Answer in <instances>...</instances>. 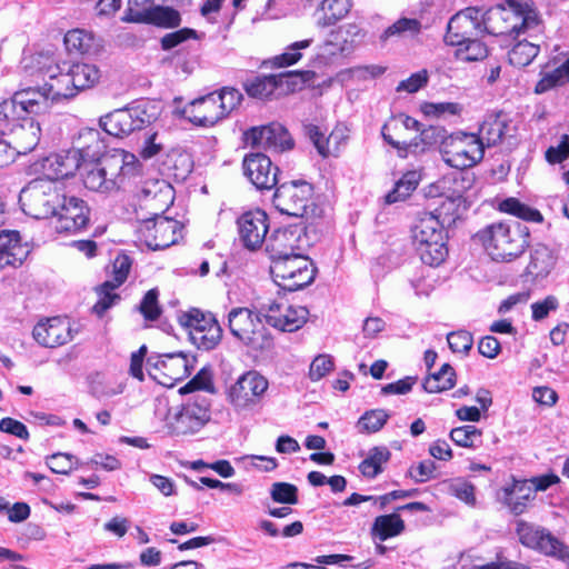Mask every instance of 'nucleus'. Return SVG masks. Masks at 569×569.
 Here are the masks:
<instances>
[{
	"instance_id": "f257e3e1",
	"label": "nucleus",
	"mask_w": 569,
	"mask_h": 569,
	"mask_svg": "<svg viewBox=\"0 0 569 569\" xmlns=\"http://www.w3.org/2000/svg\"><path fill=\"white\" fill-rule=\"evenodd\" d=\"M140 171L141 164L133 153L113 149L97 162L86 164L82 182L90 191L111 194L123 189Z\"/></svg>"
},
{
	"instance_id": "f03ea898",
	"label": "nucleus",
	"mask_w": 569,
	"mask_h": 569,
	"mask_svg": "<svg viewBox=\"0 0 569 569\" xmlns=\"http://www.w3.org/2000/svg\"><path fill=\"white\" fill-rule=\"evenodd\" d=\"M492 36H513L539 31L540 19L529 0H507L481 14V26Z\"/></svg>"
},
{
	"instance_id": "7ed1b4c3",
	"label": "nucleus",
	"mask_w": 569,
	"mask_h": 569,
	"mask_svg": "<svg viewBox=\"0 0 569 569\" xmlns=\"http://www.w3.org/2000/svg\"><path fill=\"white\" fill-rule=\"evenodd\" d=\"M443 209L436 208L433 212L422 213L412 231L420 259L428 266H439L448 253L445 226L455 222V218Z\"/></svg>"
},
{
	"instance_id": "20e7f679",
	"label": "nucleus",
	"mask_w": 569,
	"mask_h": 569,
	"mask_svg": "<svg viewBox=\"0 0 569 569\" xmlns=\"http://www.w3.org/2000/svg\"><path fill=\"white\" fill-rule=\"evenodd\" d=\"M527 238L517 222L491 223L473 236V240L497 262H511L519 258L528 246Z\"/></svg>"
},
{
	"instance_id": "39448f33",
	"label": "nucleus",
	"mask_w": 569,
	"mask_h": 569,
	"mask_svg": "<svg viewBox=\"0 0 569 569\" xmlns=\"http://www.w3.org/2000/svg\"><path fill=\"white\" fill-rule=\"evenodd\" d=\"M230 333L253 350L271 348V336L262 321L260 312L247 307L232 308L228 313Z\"/></svg>"
},
{
	"instance_id": "423d86ee",
	"label": "nucleus",
	"mask_w": 569,
	"mask_h": 569,
	"mask_svg": "<svg viewBox=\"0 0 569 569\" xmlns=\"http://www.w3.org/2000/svg\"><path fill=\"white\" fill-rule=\"evenodd\" d=\"M62 192L63 189L51 180L33 179L21 189L19 203L26 214L34 219H48L56 212Z\"/></svg>"
},
{
	"instance_id": "0eeeda50",
	"label": "nucleus",
	"mask_w": 569,
	"mask_h": 569,
	"mask_svg": "<svg viewBox=\"0 0 569 569\" xmlns=\"http://www.w3.org/2000/svg\"><path fill=\"white\" fill-rule=\"evenodd\" d=\"M210 418L208 399L197 396L182 406L170 408L164 417V428L172 436H192L199 432Z\"/></svg>"
},
{
	"instance_id": "6e6552de",
	"label": "nucleus",
	"mask_w": 569,
	"mask_h": 569,
	"mask_svg": "<svg viewBox=\"0 0 569 569\" xmlns=\"http://www.w3.org/2000/svg\"><path fill=\"white\" fill-rule=\"evenodd\" d=\"M440 152L448 166L461 170L476 166L485 153L482 140L476 133L461 131L445 137Z\"/></svg>"
},
{
	"instance_id": "1a4fd4ad",
	"label": "nucleus",
	"mask_w": 569,
	"mask_h": 569,
	"mask_svg": "<svg viewBox=\"0 0 569 569\" xmlns=\"http://www.w3.org/2000/svg\"><path fill=\"white\" fill-rule=\"evenodd\" d=\"M273 204L282 213L305 218L313 213V187L306 180H293L278 186Z\"/></svg>"
},
{
	"instance_id": "9d476101",
	"label": "nucleus",
	"mask_w": 569,
	"mask_h": 569,
	"mask_svg": "<svg viewBox=\"0 0 569 569\" xmlns=\"http://www.w3.org/2000/svg\"><path fill=\"white\" fill-rule=\"evenodd\" d=\"M516 533L520 543L547 557L556 558L569 567V546L555 537L548 529L518 520Z\"/></svg>"
},
{
	"instance_id": "9b49d317",
	"label": "nucleus",
	"mask_w": 569,
	"mask_h": 569,
	"mask_svg": "<svg viewBox=\"0 0 569 569\" xmlns=\"http://www.w3.org/2000/svg\"><path fill=\"white\" fill-rule=\"evenodd\" d=\"M269 388L268 379L258 371L242 373L227 390V400L236 412H247L258 407Z\"/></svg>"
},
{
	"instance_id": "f8f14e48",
	"label": "nucleus",
	"mask_w": 569,
	"mask_h": 569,
	"mask_svg": "<svg viewBox=\"0 0 569 569\" xmlns=\"http://www.w3.org/2000/svg\"><path fill=\"white\" fill-rule=\"evenodd\" d=\"M270 271L276 282L288 291H297L309 286L317 274L313 261L305 253L274 261L271 263Z\"/></svg>"
},
{
	"instance_id": "ddd939ff",
	"label": "nucleus",
	"mask_w": 569,
	"mask_h": 569,
	"mask_svg": "<svg viewBox=\"0 0 569 569\" xmlns=\"http://www.w3.org/2000/svg\"><path fill=\"white\" fill-rule=\"evenodd\" d=\"M179 323L188 329L190 340L199 349L212 350L221 341L222 328L210 312L190 309L179 316Z\"/></svg>"
},
{
	"instance_id": "4468645a",
	"label": "nucleus",
	"mask_w": 569,
	"mask_h": 569,
	"mask_svg": "<svg viewBox=\"0 0 569 569\" xmlns=\"http://www.w3.org/2000/svg\"><path fill=\"white\" fill-rule=\"evenodd\" d=\"M192 366L182 352L151 356L147 360V371L159 385L171 388L191 373Z\"/></svg>"
},
{
	"instance_id": "2eb2a0df",
	"label": "nucleus",
	"mask_w": 569,
	"mask_h": 569,
	"mask_svg": "<svg viewBox=\"0 0 569 569\" xmlns=\"http://www.w3.org/2000/svg\"><path fill=\"white\" fill-rule=\"evenodd\" d=\"M152 216L141 222L138 229L139 239L152 250L166 249L177 243L181 238L182 224L160 213Z\"/></svg>"
},
{
	"instance_id": "dca6fc26",
	"label": "nucleus",
	"mask_w": 569,
	"mask_h": 569,
	"mask_svg": "<svg viewBox=\"0 0 569 569\" xmlns=\"http://www.w3.org/2000/svg\"><path fill=\"white\" fill-rule=\"evenodd\" d=\"M307 246V237L302 224L289 226L276 230L267 240L266 250L271 263L303 253Z\"/></svg>"
},
{
	"instance_id": "f3484780",
	"label": "nucleus",
	"mask_w": 569,
	"mask_h": 569,
	"mask_svg": "<svg viewBox=\"0 0 569 569\" xmlns=\"http://www.w3.org/2000/svg\"><path fill=\"white\" fill-rule=\"evenodd\" d=\"M51 218H56L58 232L73 233L82 230L89 222L90 209L86 201L62 192L61 201Z\"/></svg>"
},
{
	"instance_id": "a211bd4d",
	"label": "nucleus",
	"mask_w": 569,
	"mask_h": 569,
	"mask_svg": "<svg viewBox=\"0 0 569 569\" xmlns=\"http://www.w3.org/2000/svg\"><path fill=\"white\" fill-rule=\"evenodd\" d=\"M261 310L266 321L271 327L287 332L300 329L307 322L309 316L306 307L290 305L283 300L263 305Z\"/></svg>"
},
{
	"instance_id": "6ab92c4d",
	"label": "nucleus",
	"mask_w": 569,
	"mask_h": 569,
	"mask_svg": "<svg viewBox=\"0 0 569 569\" xmlns=\"http://www.w3.org/2000/svg\"><path fill=\"white\" fill-rule=\"evenodd\" d=\"M150 122L146 111L139 107L117 109L100 118V126L110 136L122 138Z\"/></svg>"
},
{
	"instance_id": "aec40b11",
	"label": "nucleus",
	"mask_w": 569,
	"mask_h": 569,
	"mask_svg": "<svg viewBox=\"0 0 569 569\" xmlns=\"http://www.w3.org/2000/svg\"><path fill=\"white\" fill-rule=\"evenodd\" d=\"M481 31V13L477 8H467L450 18L447 24L445 42L459 47L477 37Z\"/></svg>"
},
{
	"instance_id": "412c9836",
	"label": "nucleus",
	"mask_w": 569,
	"mask_h": 569,
	"mask_svg": "<svg viewBox=\"0 0 569 569\" xmlns=\"http://www.w3.org/2000/svg\"><path fill=\"white\" fill-rule=\"evenodd\" d=\"M247 144L274 151H287L293 148V139L288 130L278 122L253 127L244 132Z\"/></svg>"
},
{
	"instance_id": "4be33fe9",
	"label": "nucleus",
	"mask_w": 569,
	"mask_h": 569,
	"mask_svg": "<svg viewBox=\"0 0 569 569\" xmlns=\"http://www.w3.org/2000/svg\"><path fill=\"white\" fill-rule=\"evenodd\" d=\"M77 330L71 322L61 317L40 320L32 330L33 339L44 348H58L74 339Z\"/></svg>"
},
{
	"instance_id": "5701e85b",
	"label": "nucleus",
	"mask_w": 569,
	"mask_h": 569,
	"mask_svg": "<svg viewBox=\"0 0 569 569\" xmlns=\"http://www.w3.org/2000/svg\"><path fill=\"white\" fill-rule=\"evenodd\" d=\"M139 206L151 214L164 212L174 199L173 188L163 179H148L136 193Z\"/></svg>"
},
{
	"instance_id": "b1692460",
	"label": "nucleus",
	"mask_w": 569,
	"mask_h": 569,
	"mask_svg": "<svg viewBox=\"0 0 569 569\" xmlns=\"http://www.w3.org/2000/svg\"><path fill=\"white\" fill-rule=\"evenodd\" d=\"M3 134L17 154H26L39 144L41 127L34 117L26 116L19 122L12 123L7 130H3Z\"/></svg>"
},
{
	"instance_id": "393cba45",
	"label": "nucleus",
	"mask_w": 569,
	"mask_h": 569,
	"mask_svg": "<svg viewBox=\"0 0 569 569\" xmlns=\"http://www.w3.org/2000/svg\"><path fill=\"white\" fill-rule=\"evenodd\" d=\"M243 172L250 182L259 190L272 189L278 180V168L263 153H250L243 159Z\"/></svg>"
},
{
	"instance_id": "a878e982",
	"label": "nucleus",
	"mask_w": 569,
	"mask_h": 569,
	"mask_svg": "<svg viewBox=\"0 0 569 569\" xmlns=\"http://www.w3.org/2000/svg\"><path fill=\"white\" fill-rule=\"evenodd\" d=\"M239 236L244 247L254 250L264 242L269 230L268 216L262 210H251L237 221Z\"/></svg>"
},
{
	"instance_id": "bb28decb",
	"label": "nucleus",
	"mask_w": 569,
	"mask_h": 569,
	"mask_svg": "<svg viewBox=\"0 0 569 569\" xmlns=\"http://www.w3.org/2000/svg\"><path fill=\"white\" fill-rule=\"evenodd\" d=\"M4 219V202L0 199V223ZM29 254L27 244L21 243L18 231H0V270L6 267L17 268Z\"/></svg>"
},
{
	"instance_id": "cd10ccee",
	"label": "nucleus",
	"mask_w": 569,
	"mask_h": 569,
	"mask_svg": "<svg viewBox=\"0 0 569 569\" xmlns=\"http://www.w3.org/2000/svg\"><path fill=\"white\" fill-rule=\"evenodd\" d=\"M40 168L46 180L56 182L58 179H64L73 176L79 169L81 161L76 151L70 149L61 152L51 153L40 161Z\"/></svg>"
},
{
	"instance_id": "c85d7f7f",
	"label": "nucleus",
	"mask_w": 569,
	"mask_h": 569,
	"mask_svg": "<svg viewBox=\"0 0 569 569\" xmlns=\"http://www.w3.org/2000/svg\"><path fill=\"white\" fill-rule=\"evenodd\" d=\"M186 117L198 127H212L223 119L214 93L194 99L184 107Z\"/></svg>"
},
{
	"instance_id": "c756f323",
	"label": "nucleus",
	"mask_w": 569,
	"mask_h": 569,
	"mask_svg": "<svg viewBox=\"0 0 569 569\" xmlns=\"http://www.w3.org/2000/svg\"><path fill=\"white\" fill-rule=\"evenodd\" d=\"M24 116L44 114L51 107V98L44 86L26 88L14 92Z\"/></svg>"
},
{
	"instance_id": "7c9ffc66",
	"label": "nucleus",
	"mask_w": 569,
	"mask_h": 569,
	"mask_svg": "<svg viewBox=\"0 0 569 569\" xmlns=\"http://www.w3.org/2000/svg\"><path fill=\"white\" fill-rule=\"evenodd\" d=\"M350 51L351 46L343 38L340 30H332L327 39L317 47L315 59L319 64L326 66L335 62L340 57L349 54Z\"/></svg>"
},
{
	"instance_id": "2f4dec72",
	"label": "nucleus",
	"mask_w": 569,
	"mask_h": 569,
	"mask_svg": "<svg viewBox=\"0 0 569 569\" xmlns=\"http://www.w3.org/2000/svg\"><path fill=\"white\" fill-rule=\"evenodd\" d=\"M103 149V142L100 132L93 128H82L72 141L71 151L78 153L79 160L86 161L100 154Z\"/></svg>"
},
{
	"instance_id": "473e14b6",
	"label": "nucleus",
	"mask_w": 569,
	"mask_h": 569,
	"mask_svg": "<svg viewBox=\"0 0 569 569\" xmlns=\"http://www.w3.org/2000/svg\"><path fill=\"white\" fill-rule=\"evenodd\" d=\"M351 0H322L315 12L316 24L327 28L342 20L351 10Z\"/></svg>"
},
{
	"instance_id": "72a5a7b5",
	"label": "nucleus",
	"mask_w": 569,
	"mask_h": 569,
	"mask_svg": "<svg viewBox=\"0 0 569 569\" xmlns=\"http://www.w3.org/2000/svg\"><path fill=\"white\" fill-rule=\"evenodd\" d=\"M506 505L509 510L516 515H522L528 509L531 501L536 499V490L527 480L515 481L511 488L506 489Z\"/></svg>"
},
{
	"instance_id": "f704fd0d",
	"label": "nucleus",
	"mask_w": 569,
	"mask_h": 569,
	"mask_svg": "<svg viewBox=\"0 0 569 569\" xmlns=\"http://www.w3.org/2000/svg\"><path fill=\"white\" fill-rule=\"evenodd\" d=\"M557 257L553 251L543 244H538L530 252V260L526 271L533 279L547 277L555 268Z\"/></svg>"
},
{
	"instance_id": "c9c22d12",
	"label": "nucleus",
	"mask_w": 569,
	"mask_h": 569,
	"mask_svg": "<svg viewBox=\"0 0 569 569\" xmlns=\"http://www.w3.org/2000/svg\"><path fill=\"white\" fill-rule=\"evenodd\" d=\"M134 23H151L162 28H173L180 24V13L170 7L154 6L132 19Z\"/></svg>"
},
{
	"instance_id": "e433bc0d",
	"label": "nucleus",
	"mask_w": 569,
	"mask_h": 569,
	"mask_svg": "<svg viewBox=\"0 0 569 569\" xmlns=\"http://www.w3.org/2000/svg\"><path fill=\"white\" fill-rule=\"evenodd\" d=\"M508 128V121L502 113L488 116L479 128L478 138L482 140V146H496L502 140Z\"/></svg>"
},
{
	"instance_id": "4c0bfd02",
	"label": "nucleus",
	"mask_w": 569,
	"mask_h": 569,
	"mask_svg": "<svg viewBox=\"0 0 569 569\" xmlns=\"http://www.w3.org/2000/svg\"><path fill=\"white\" fill-rule=\"evenodd\" d=\"M405 521L398 513L378 516L371 527V536L385 541L405 531Z\"/></svg>"
},
{
	"instance_id": "58836bf2",
	"label": "nucleus",
	"mask_w": 569,
	"mask_h": 569,
	"mask_svg": "<svg viewBox=\"0 0 569 569\" xmlns=\"http://www.w3.org/2000/svg\"><path fill=\"white\" fill-rule=\"evenodd\" d=\"M50 82H46L43 86L48 91L52 101L60 98H72L78 92L73 87V80L70 70L67 72L53 71L49 74Z\"/></svg>"
},
{
	"instance_id": "ea45409f",
	"label": "nucleus",
	"mask_w": 569,
	"mask_h": 569,
	"mask_svg": "<svg viewBox=\"0 0 569 569\" xmlns=\"http://www.w3.org/2000/svg\"><path fill=\"white\" fill-rule=\"evenodd\" d=\"M391 457V452L387 447H373L369 450L367 457L360 462L359 471L368 479H373L383 471L386 465Z\"/></svg>"
},
{
	"instance_id": "a19ab883",
	"label": "nucleus",
	"mask_w": 569,
	"mask_h": 569,
	"mask_svg": "<svg viewBox=\"0 0 569 569\" xmlns=\"http://www.w3.org/2000/svg\"><path fill=\"white\" fill-rule=\"evenodd\" d=\"M456 371L449 363H443L441 368L426 377L422 387L429 393H439L450 390L456 385Z\"/></svg>"
},
{
	"instance_id": "79ce46f5",
	"label": "nucleus",
	"mask_w": 569,
	"mask_h": 569,
	"mask_svg": "<svg viewBox=\"0 0 569 569\" xmlns=\"http://www.w3.org/2000/svg\"><path fill=\"white\" fill-rule=\"evenodd\" d=\"M23 69L31 77L49 78V74L59 68L51 54L39 52L23 59Z\"/></svg>"
},
{
	"instance_id": "37998d69",
	"label": "nucleus",
	"mask_w": 569,
	"mask_h": 569,
	"mask_svg": "<svg viewBox=\"0 0 569 569\" xmlns=\"http://www.w3.org/2000/svg\"><path fill=\"white\" fill-rule=\"evenodd\" d=\"M69 70L77 92L93 87L100 79V71L94 64L74 63Z\"/></svg>"
},
{
	"instance_id": "c03bdc74",
	"label": "nucleus",
	"mask_w": 569,
	"mask_h": 569,
	"mask_svg": "<svg viewBox=\"0 0 569 569\" xmlns=\"http://www.w3.org/2000/svg\"><path fill=\"white\" fill-rule=\"evenodd\" d=\"M92 391L100 397H114L123 393L127 387L124 379L112 380L106 378L102 373L96 372L90 376Z\"/></svg>"
},
{
	"instance_id": "a18cd8bd",
	"label": "nucleus",
	"mask_w": 569,
	"mask_h": 569,
	"mask_svg": "<svg viewBox=\"0 0 569 569\" xmlns=\"http://www.w3.org/2000/svg\"><path fill=\"white\" fill-rule=\"evenodd\" d=\"M280 82L276 76L257 77L246 84V91L252 98L269 99L276 93Z\"/></svg>"
},
{
	"instance_id": "49530a36",
	"label": "nucleus",
	"mask_w": 569,
	"mask_h": 569,
	"mask_svg": "<svg viewBox=\"0 0 569 569\" xmlns=\"http://www.w3.org/2000/svg\"><path fill=\"white\" fill-rule=\"evenodd\" d=\"M421 31V22L415 18H400L381 34V40L386 41L390 38H408L419 34Z\"/></svg>"
},
{
	"instance_id": "de8ad7c7",
	"label": "nucleus",
	"mask_w": 569,
	"mask_h": 569,
	"mask_svg": "<svg viewBox=\"0 0 569 569\" xmlns=\"http://www.w3.org/2000/svg\"><path fill=\"white\" fill-rule=\"evenodd\" d=\"M539 46L527 40L517 42L508 53L509 62L518 68L531 63L539 53Z\"/></svg>"
},
{
	"instance_id": "09e8293b",
	"label": "nucleus",
	"mask_w": 569,
	"mask_h": 569,
	"mask_svg": "<svg viewBox=\"0 0 569 569\" xmlns=\"http://www.w3.org/2000/svg\"><path fill=\"white\" fill-rule=\"evenodd\" d=\"M303 131L322 157H327L329 154L328 144L331 140L338 141V139H345L341 130H333L329 138H326L320 128L312 123L305 124Z\"/></svg>"
},
{
	"instance_id": "8fccbe9b",
	"label": "nucleus",
	"mask_w": 569,
	"mask_h": 569,
	"mask_svg": "<svg viewBox=\"0 0 569 569\" xmlns=\"http://www.w3.org/2000/svg\"><path fill=\"white\" fill-rule=\"evenodd\" d=\"M418 178L416 172H407L396 183L395 188L387 193L386 201L388 203H395L407 199L417 188Z\"/></svg>"
},
{
	"instance_id": "3c124183",
	"label": "nucleus",
	"mask_w": 569,
	"mask_h": 569,
	"mask_svg": "<svg viewBox=\"0 0 569 569\" xmlns=\"http://www.w3.org/2000/svg\"><path fill=\"white\" fill-rule=\"evenodd\" d=\"M569 82V72L561 66L550 72H542L535 87V93L541 94Z\"/></svg>"
},
{
	"instance_id": "603ef678",
	"label": "nucleus",
	"mask_w": 569,
	"mask_h": 569,
	"mask_svg": "<svg viewBox=\"0 0 569 569\" xmlns=\"http://www.w3.org/2000/svg\"><path fill=\"white\" fill-rule=\"evenodd\" d=\"M64 44L69 52L83 54L91 49L93 38L84 30L74 29L66 33Z\"/></svg>"
},
{
	"instance_id": "864d4df0",
	"label": "nucleus",
	"mask_w": 569,
	"mask_h": 569,
	"mask_svg": "<svg viewBox=\"0 0 569 569\" xmlns=\"http://www.w3.org/2000/svg\"><path fill=\"white\" fill-rule=\"evenodd\" d=\"M456 58L461 61H479L488 56L487 46L475 37L457 47Z\"/></svg>"
},
{
	"instance_id": "5fc2aeb1",
	"label": "nucleus",
	"mask_w": 569,
	"mask_h": 569,
	"mask_svg": "<svg viewBox=\"0 0 569 569\" xmlns=\"http://www.w3.org/2000/svg\"><path fill=\"white\" fill-rule=\"evenodd\" d=\"M499 209L502 212L516 216L518 218L530 220V221H539L541 220V214L539 211L531 209L530 207L521 203L516 198H508L500 202Z\"/></svg>"
},
{
	"instance_id": "6e6d98bb",
	"label": "nucleus",
	"mask_w": 569,
	"mask_h": 569,
	"mask_svg": "<svg viewBox=\"0 0 569 569\" xmlns=\"http://www.w3.org/2000/svg\"><path fill=\"white\" fill-rule=\"evenodd\" d=\"M450 439L459 447L475 448L480 440L482 432L475 426L466 425L453 428L450 431Z\"/></svg>"
},
{
	"instance_id": "4d7b16f0",
	"label": "nucleus",
	"mask_w": 569,
	"mask_h": 569,
	"mask_svg": "<svg viewBox=\"0 0 569 569\" xmlns=\"http://www.w3.org/2000/svg\"><path fill=\"white\" fill-rule=\"evenodd\" d=\"M546 159L550 163L563 164V179L569 184V136L565 134L558 147H550L546 151Z\"/></svg>"
},
{
	"instance_id": "13d9d810",
	"label": "nucleus",
	"mask_w": 569,
	"mask_h": 569,
	"mask_svg": "<svg viewBox=\"0 0 569 569\" xmlns=\"http://www.w3.org/2000/svg\"><path fill=\"white\" fill-rule=\"evenodd\" d=\"M270 497L276 503L297 505L298 488L289 482H273L270 488Z\"/></svg>"
},
{
	"instance_id": "bf43d9fd",
	"label": "nucleus",
	"mask_w": 569,
	"mask_h": 569,
	"mask_svg": "<svg viewBox=\"0 0 569 569\" xmlns=\"http://www.w3.org/2000/svg\"><path fill=\"white\" fill-rule=\"evenodd\" d=\"M17 100L13 93L10 99L0 102V122L4 123L3 130H7L12 123H17L26 117Z\"/></svg>"
},
{
	"instance_id": "052dcab7",
	"label": "nucleus",
	"mask_w": 569,
	"mask_h": 569,
	"mask_svg": "<svg viewBox=\"0 0 569 569\" xmlns=\"http://www.w3.org/2000/svg\"><path fill=\"white\" fill-rule=\"evenodd\" d=\"M312 39H305L296 41L288 46L283 53L274 58V63L278 67H289L297 63L301 58V50L307 49L311 46Z\"/></svg>"
},
{
	"instance_id": "680f3d73",
	"label": "nucleus",
	"mask_w": 569,
	"mask_h": 569,
	"mask_svg": "<svg viewBox=\"0 0 569 569\" xmlns=\"http://www.w3.org/2000/svg\"><path fill=\"white\" fill-rule=\"evenodd\" d=\"M214 98L218 100L219 109L226 118L232 110H234L242 100V94L234 88H223L219 92H213Z\"/></svg>"
},
{
	"instance_id": "e2e57ef3",
	"label": "nucleus",
	"mask_w": 569,
	"mask_h": 569,
	"mask_svg": "<svg viewBox=\"0 0 569 569\" xmlns=\"http://www.w3.org/2000/svg\"><path fill=\"white\" fill-rule=\"evenodd\" d=\"M118 287L113 286V282L106 281L98 289L99 299L93 306V312L98 316H102L117 300L119 296L114 293V289Z\"/></svg>"
},
{
	"instance_id": "0e129e2a",
	"label": "nucleus",
	"mask_w": 569,
	"mask_h": 569,
	"mask_svg": "<svg viewBox=\"0 0 569 569\" xmlns=\"http://www.w3.org/2000/svg\"><path fill=\"white\" fill-rule=\"evenodd\" d=\"M389 415L382 409L367 411L358 421L359 427L366 432H377L387 422Z\"/></svg>"
},
{
	"instance_id": "69168bd1",
	"label": "nucleus",
	"mask_w": 569,
	"mask_h": 569,
	"mask_svg": "<svg viewBox=\"0 0 569 569\" xmlns=\"http://www.w3.org/2000/svg\"><path fill=\"white\" fill-rule=\"evenodd\" d=\"M447 341H448L450 349L453 352H459V353H467L471 349L472 343H473L472 336L468 331H465V330L450 332L447 336Z\"/></svg>"
},
{
	"instance_id": "338daca9",
	"label": "nucleus",
	"mask_w": 569,
	"mask_h": 569,
	"mask_svg": "<svg viewBox=\"0 0 569 569\" xmlns=\"http://www.w3.org/2000/svg\"><path fill=\"white\" fill-rule=\"evenodd\" d=\"M73 456L57 452L47 457V465L54 473L67 475L73 469Z\"/></svg>"
},
{
	"instance_id": "774afa93",
	"label": "nucleus",
	"mask_w": 569,
	"mask_h": 569,
	"mask_svg": "<svg viewBox=\"0 0 569 569\" xmlns=\"http://www.w3.org/2000/svg\"><path fill=\"white\" fill-rule=\"evenodd\" d=\"M333 368L331 358L327 355L317 356L309 368V377L312 381L322 379Z\"/></svg>"
}]
</instances>
